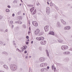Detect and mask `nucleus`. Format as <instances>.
Wrapping results in <instances>:
<instances>
[{
    "instance_id": "1",
    "label": "nucleus",
    "mask_w": 72,
    "mask_h": 72,
    "mask_svg": "<svg viewBox=\"0 0 72 72\" xmlns=\"http://www.w3.org/2000/svg\"><path fill=\"white\" fill-rule=\"evenodd\" d=\"M10 69L12 71H14L17 69V66L14 64H11L10 66Z\"/></svg>"
},
{
    "instance_id": "2",
    "label": "nucleus",
    "mask_w": 72,
    "mask_h": 72,
    "mask_svg": "<svg viewBox=\"0 0 72 72\" xmlns=\"http://www.w3.org/2000/svg\"><path fill=\"white\" fill-rule=\"evenodd\" d=\"M68 46L67 45H63L61 47V49L62 50H66L68 49Z\"/></svg>"
},
{
    "instance_id": "3",
    "label": "nucleus",
    "mask_w": 72,
    "mask_h": 72,
    "mask_svg": "<svg viewBox=\"0 0 72 72\" xmlns=\"http://www.w3.org/2000/svg\"><path fill=\"white\" fill-rule=\"evenodd\" d=\"M48 65V64L46 63H43L40 64V67H46Z\"/></svg>"
},
{
    "instance_id": "4",
    "label": "nucleus",
    "mask_w": 72,
    "mask_h": 72,
    "mask_svg": "<svg viewBox=\"0 0 72 72\" xmlns=\"http://www.w3.org/2000/svg\"><path fill=\"white\" fill-rule=\"evenodd\" d=\"M39 60L40 62H43L45 60V58L44 57H40L39 59Z\"/></svg>"
},
{
    "instance_id": "5",
    "label": "nucleus",
    "mask_w": 72,
    "mask_h": 72,
    "mask_svg": "<svg viewBox=\"0 0 72 72\" xmlns=\"http://www.w3.org/2000/svg\"><path fill=\"white\" fill-rule=\"evenodd\" d=\"M36 39L38 41H41V40H44V37H37L36 38Z\"/></svg>"
},
{
    "instance_id": "6",
    "label": "nucleus",
    "mask_w": 72,
    "mask_h": 72,
    "mask_svg": "<svg viewBox=\"0 0 72 72\" xmlns=\"http://www.w3.org/2000/svg\"><path fill=\"white\" fill-rule=\"evenodd\" d=\"M44 29L45 31V32H48L49 31V26H45L44 27Z\"/></svg>"
},
{
    "instance_id": "7",
    "label": "nucleus",
    "mask_w": 72,
    "mask_h": 72,
    "mask_svg": "<svg viewBox=\"0 0 72 72\" xmlns=\"http://www.w3.org/2000/svg\"><path fill=\"white\" fill-rule=\"evenodd\" d=\"M32 23L33 25V26H35V27H37V26H38V23L36 21H33L32 22Z\"/></svg>"
},
{
    "instance_id": "8",
    "label": "nucleus",
    "mask_w": 72,
    "mask_h": 72,
    "mask_svg": "<svg viewBox=\"0 0 72 72\" xmlns=\"http://www.w3.org/2000/svg\"><path fill=\"white\" fill-rule=\"evenodd\" d=\"M46 13L47 14H49L50 13V8L47 7L46 10Z\"/></svg>"
},
{
    "instance_id": "9",
    "label": "nucleus",
    "mask_w": 72,
    "mask_h": 72,
    "mask_svg": "<svg viewBox=\"0 0 72 72\" xmlns=\"http://www.w3.org/2000/svg\"><path fill=\"white\" fill-rule=\"evenodd\" d=\"M40 32V30L37 29L34 32V33L35 35H37Z\"/></svg>"
},
{
    "instance_id": "10",
    "label": "nucleus",
    "mask_w": 72,
    "mask_h": 72,
    "mask_svg": "<svg viewBox=\"0 0 72 72\" xmlns=\"http://www.w3.org/2000/svg\"><path fill=\"white\" fill-rule=\"evenodd\" d=\"M57 28H60L61 27V25L60 24V23L59 22H57Z\"/></svg>"
},
{
    "instance_id": "11",
    "label": "nucleus",
    "mask_w": 72,
    "mask_h": 72,
    "mask_svg": "<svg viewBox=\"0 0 72 72\" xmlns=\"http://www.w3.org/2000/svg\"><path fill=\"white\" fill-rule=\"evenodd\" d=\"M65 30H69L71 29V27L69 26H68L64 27V28Z\"/></svg>"
},
{
    "instance_id": "12",
    "label": "nucleus",
    "mask_w": 72,
    "mask_h": 72,
    "mask_svg": "<svg viewBox=\"0 0 72 72\" xmlns=\"http://www.w3.org/2000/svg\"><path fill=\"white\" fill-rule=\"evenodd\" d=\"M46 43V42L45 40H43L40 42V44L41 45H45Z\"/></svg>"
},
{
    "instance_id": "13",
    "label": "nucleus",
    "mask_w": 72,
    "mask_h": 72,
    "mask_svg": "<svg viewBox=\"0 0 72 72\" xmlns=\"http://www.w3.org/2000/svg\"><path fill=\"white\" fill-rule=\"evenodd\" d=\"M60 21L63 24H64V25H65V24H66V22L64 21V20L62 19H61Z\"/></svg>"
},
{
    "instance_id": "14",
    "label": "nucleus",
    "mask_w": 72,
    "mask_h": 72,
    "mask_svg": "<svg viewBox=\"0 0 72 72\" xmlns=\"http://www.w3.org/2000/svg\"><path fill=\"white\" fill-rule=\"evenodd\" d=\"M46 70H47V69H46V68H42L40 70V71L41 72H45V71Z\"/></svg>"
},
{
    "instance_id": "15",
    "label": "nucleus",
    "mask_w": 72,
    "mask_h": 72,
    "mask_svg": "<svg viewBox=\"0 0 72 72\" xmlns=\"http://www.w3.org/2000/svg\"><path fill=\"white\" fill-rule=\"evenodd\" d=\"M3 67L4 68H5L6 69H9V68H8V67L7 66L5 65H3Z\"/></svg>"
},
{
    "instance_id": "16",
    "label": "nucleus",
    "mask_w": 72,
    "mask_h": 72,
    "mask_svg": "<svg viewBox=\"0 0 72 72\" xmlns=\"http://www.w3.org/2000/svg\"><path fill=\"white\" fill-rule=\"evenodd\" d=\"M57 40L58 41V42H59V43H62L63 44V40L61 39H59Z\"/></svg>"
},
{
    "instance_id": "17",
    "label": "nucleus",
    "mask_w": 72,
    "mask_h": 72,
    "mask_svg": "<svg viewBox=\"0 0 72 72\" xmlns=\"http://www.w3.org/2000/svg\"><path fill=\"white\" fill-rule=\"evenodd\" d=\"M49 35H54V32H49Z\"/></svg>"
},
{
    "instance_id": "18",
    "label": "nucleus",
    "mask_w": 72,
    "mask_h": 72,
    "mask_svg": "<svg viewBox=\"0 0 72 72\" xmlns=\"http://www.w3.org/2000/svg\"><path fill=\"white\" fill-rule=\"evenodd\" d=\"M24 48H23V47L21 48V49L22 50V51H24V50L25 49H27V46H26L25 47H24Z\"/></svg>"
},
{
    "instance_id": "19",
    "label": "nucleus",
    "mask_w": 72,
    "mask_h": 72,
    "mask_svg": "<svg viewBox=\"0 0 72 72\" xmlns=\"http://www.w3.org/2000/svg\"><path fill=\"white\" fill-rule=\"evenodd\" d=\"M34 10V7H33L32 8H31L30 9V11L31 12V13H32V12H33V10Z\"/></svg>"
},
{
    "instance_id": "20",
    "label": "nucleus",
    "mask_w": 72,
    "mask_h": 72,
    "mask_svg": "<svg viewBox=\"0 0 72 72\" xmlns=\"http://www.w3.org/2000/svg\"><path fill=\"white\" fill-rule=\"evenodd\" d=\"M46 54L48 57H49V52H48V50H46Z\"/></svg>"
},
{
    "instance_id": "21",
    "label": "nucleus",
    "mask_w": 72,
    "mask_h": 72,
    "mask_svg": "<svg viewBox=\"0 0 72 72\" xmlns=\"http://www.w3.org/2000/svg\"><path fill=\"white\" fill-rule=\"evenodd\" d=\"M2 53L4 54H5V55H8V53L5 52V51H4V52H2Z\"/></svg>"
},
{
    "instance_id": "22",
    "label": "nucleus",
    "mask_w": 72,
    "mask_h": 72,
    "mask_svg": "<svg viewBox=\"0 0 72 72\" xmlns=\"http://www.w3.org/2000/svg\"><path fill=\"white\" fill-rule=\"evenodd\" d=\"M70 52L69 51H66V54H70Z\"/></svg>"
},
{
    "instance_id": "23",
    "label": "nucleus",
    "mask_w": 72,
    "mask_h": 72,
    "mask_svg": "<svg viewBox=\"0 0 72 72\" xmlns=\"http://www.w3.org/2000/svg\"><path fill=\"white\" fill-rule=\"evenodd\" d=\"M17 51H18L19 52H20V53H21L22 52V51L21 50H19L18 48H17L16 50Z\"/></svg>"
},
{
    "instance_id": "24",
    "label": "nucleus",
    "mask_w": 72,
    "mask_h": 72,
    "mask_svg": "<svg viewBox=\"0 0 72 72\" xmlns=\"http://www.w3.org/2000/svg\"><path fill=\"white\" fill-rule=\"evenodd\" d=\"M15 3H17V0H14L13 1V4H15Z\"/></svg>"
},
{
    "instance_id": "25",
    "label": "nucleus",
    "mask_w": 72,
    "mask_h": 72,
    "mask_svg": "<svg viewBox=\"0 0 72 72\" xmlns=\"http://www.w3.org/2000/svg\"><path fill=\"white\" fill-rule=\"evenodd\" d=\"M53 43H57L58 42L57 41V40H54L53 41Z\"/></svg>"
},
{
    "instance_id": "26",
    "label": "nucleus",
    "mask_w": 72,
    "mask_h": 72,
    "mask_svg": "<svg viewBox=\"0 0 72 72\" xmlns=\"http://www.w3.org/2000/svg\"><path fill=\"white\" fill-rule=\"evenodd\" d=\"M36 12V10H35L33 13V14H35Z\"/></svg>"
},
{
    "instance_id": "27",
    "label": "nucleus",
    "mask_w": 72,
    "mask_h": 72,
    "mask_svg": "<svg viewBox=\"0 0 72 72\" xmlns=\"http://www.w3.org/2000/svg\"><path fill=\"white\" fill-rule=\"evenodd\" d=\"M6 12H9V10L8 9H6Z\"/></svg>"
},
{
    "instance_id": "28",
    "label": "nucleus",
    "mask_w": 72,
    "mask_h": 72,
    "mask_svg": "<svg viewBox=\"0 0 72 72\" xmlns=\"http://www.w3.org/2000/svg\"><path fill=\"white\" fill-rule=\"evenodd\" d=\"M3 42L1 41H0V44H1V45H3Z\"/></svg>"
},
{
    "instance_id": "29",
    "label": "nucleus",
    "mask_w": 72,
    "mask_h": 72,
    "mask_svg": "<svg viewBox=\"0 0 72 72\" xmlns=\"http://www.w3.org/2000/svg\"><path fill=\"white\" fill-rule=\"evenodd\" d=\"M49 68H50V67H49V66H48L47 67V70H46V71H48V69H49Z\"/></svg>"
},
{
    "instance_id": "30",
    "label": "nucleus",
    "mask_w": 72,
    "mask_h": 72,
    "mask_svg": "<svg viewBox=\"0 0 72 72\" xmlns=\"http://www.w3.org/2000/svg\"><path fill=\"white\" fill-rule=\"evenodd\" d=\"M22 24V22L20 21H19L18 24Z\"/></svg>"
},
{
    "instance_id": "31",
    "label": "nucleus",
    "mask_w": 72,
    "mask_h": 72,
    "mask_svg": "<svg viewBox=\"0 0 72 72\" xmlns=\"http://www.w3.org/2000/svg\"><path fill=\"white\" fill-rule=\"evenodd\" d=\"M19 19L21 20L22 19V16H19Z\"/></svg>"
},
{
    "instance_id": "32",
    "label": "nucleus",
    "mask_w": 72,
    "mask_h": 72,
    "mask_svg": "<svg viewBox=\"0 0 72 72\" xmlns=\"http://www.w3.org/2000/svg\"><path fill=\"white\" fill-rule=\"evenodd\" d=\"M21 13V11H19L17 13V14H18V15H19V14H20Z\"/></svg>"
},
{
    "instance_id": "33",
    "label": "nucleus",
    "mask_w": 72,
    "mask_h": 72,
    "mask_svg": "<svg viewBox=\"0 0 72 72\" xmlns=\"http://www.w3.org/2000/svg\"><path fill=\"white\" fill-rule=\"evenodd\" d=\"M39 49L40 50H42V48L41 47H39Z\"/></svg>"
},
{
    "instance_id": "34",
    "label": "nucleus",
    "mask_w": 72,
    "mask_h": 72,
    "mask_svg": "<svg viewBox=\"0 0 72 72\" xmlns=\"http://www.w3.org/2000/svg\"><path fill=\"white\" fill-rule=\"evenodd\" d=\"M3 19V16L0 15V19Z\"/></svg>"
},
{
    "instance_id": "35",
    "label": "nucleus",
    "mask_w": 72,
    "mask_h": 72,
    "mask_svg": "<svg viewBox=\"0 0 72 72\" xmlns=\"http://www.w3.org/2000/svg\"><path fill=\"white\" fill-rule=\"evenodd\" d=\"M23 27L24 28H26V25H25L24 24H23Z\"/></svg>"
},
{
    "instance_id": "36",
    "label": "nucleus",
    "mask_w": 72,
    "mask_h": 72,
    "mask_svg": "<svg viewBox=\"0 0 72 72\" xmlns=\"http://www.w3.org/2000/svg\"><path fill=\"white\" fill-rule=\"evenodd\" d=\"M13 43L14 45H16V44L15 43V42L14 41H13Z\"/></svg>"
},
{
    "instance_id": "37",
    "label": "nucleus",
    "mask_w": 72,
    "mask_h": 72,
    "mask_svg": "<svg viewBox=\"0 0 72 72\" xmlns=\"http://www.w3.org/2000/svg\"><path fill=\"white\" fill-rule=\"evenodd\" d=\"M50 5L51 6H53V4L52 3H50Z\"/></svg>"
},
{
    "instance_id": "38",
    "label": "nucleus",
    "mask_w": 72,
    "mask_h": 72,
    "mask_svg": "<svg viewBox=\"0 0 72 72\" xmlns=\"http://www.w3.org/2000/svg\"><path fill=\"white\" fill-rule=\"evenodd\" d=\"M63 54L64 55H66V51L64 52L63 53Z\"/></svg>"
},
{
    "instance_id": "39",
    "label": "nucleus",
    "mask_w": 72,
    "mask_h": 72,
    "mask_svg": "<svg viewBox=\"0 0 72 72\" xmlns=\"http://www.w3.org/2000/svg\"><path fill=\"white\" fill-rule=\"evenodd\" d=\"M28 6H29V7H32V6H33L32 5H28Z\"/></svg>"
},
{
    "instance_id": "40",
    "label": "nucleus",
    "mask_w": 72,
    "mask_h": 72,
    "mask_svg": "<svg viewBox=\"0 0 72 72\" xmlns=\"http://www.w3.org/2000/svg\"><path fill=\"white\" fill-rule=\"evenodd\" d=\"M51 67L52 69L53 70V69H54V66H53V65H52Z\"/></svg>"
},
{
    "instance_id": "41",
    "label": "nucleus",
    "mask_w": 72,
    "mask_h": 72,
    "mask_svg": "<svg viewBox=\"0 0 72 72\" xmlns=\"http://www.w3.org/2000/svg\"><path fill=\"white\" fill-rule=\"evenodd\" d=\"M30 33H31V31H29L28 32V35H30Z\"/></svg>"
},
{
    "instance_id": "42",
    "label": "nucleus",
    "mask_w": 72,
    "mask_h": 72,
    "mask_svg": "<svg viewBox=\"0 0 72 72\" xmlns=\"http://www.w3.org/2000/svg\"><path fill=\"white\" fill-rule=\"evenodd\" d=\"M10 23L11 24H13V21H11Z\"/></svg>"
},
{
    "instance_id": "43",
    "label": "nucleus",
    "mask_w": 72,
    "mask_h": 72,
    "mask_svg": "<svg viewBox=\"0 0 72 72\" xmlns=\"http://www.w3.org/2000/svg\"><path fill=\"white\" fill-rule=\"evenodd\" d=\"M19 21H15V23H19Z\"/></svg>"
},
{
    "instance_id": "44",
    "label": "nucleus",
    "mask_w": 72,
    "mask_h": 72,
    "mask_svg": "<svg viewBox=\"0 0 72 72\" xmlns=\"http://www.w3.org/2000/svg\"><path fill=\"white\" fill-rule=\"evenodd\" d=\"M8 8H10V5H8L7 6Z\"/></svg>"
},
{
    "instance_id": "45",
    "label": "nucleus",
    "mask_w": 72,
    "mask_h": 72,
    "mask_svg": "<svg viewBox=\"0 0 72 72\" xmlns=\"http://www.w3.org/2000/svg\"><path fill=\"white\" fill-rule=\"evenodd\" d=\"M56 70V68H54V71L55 72V71Z\"/></svg>"
},
{
    "instance_id": "46",
    "label": "nucleus",
    "mask_w": 72,
    "mask_h": 72,
    "mask_svg": "<svg viewBox=\"0 0 72 72\" xmlns=\"http://www.w3.org/2000/svg\"><path fill=\"white\" fill-rule=\"evenodd\" d=\"M26 39H28V38H29V37H28V36H26Z\"/></svg>"
},
{
    "instance_id": "47",
    "label": "nucleus",
    "mask_w": 72,
    "mask_h": 72,
    "mask_svg": "<svg viewBox=\"0 0 72 72\" xmlns=\"http://www.w3.org/2000/svg\"><path fill=\"white\" fill-rule=\"evenodd\" d=\"M15 15L14 14H13L12 15V17H14Z\"/></svg>"
},
{
    "instance_id": "48",
    "label": "nucleus",
    "mask_w": 72,
    "mask_h": 72,
    "mask_svg": "<svg viewBox=\"0 0 72 72\" xmlns=\"http://www.w3.org/2000/svg\"><path fill=\"white\" fill-rule=\"evenodd\" d=\"M26 59H27L28 58V56H26L25 57Z\"/></svg>"
},
{
    "instance_id": "49",
    "label": "nucleus",
    "mask_w": 72,
    "mask_h": 72,
    "mask_svg": "<svg viewBox=\"0 0 72 72\" xmlns=\"http://www.w3.org/2000/svg\"><path fill=\"white\" fill-rule=\"evenodd\" d=\"M3 45L4 46H5V45H6V44H3Z\"/></svg>"
},
{
    "instance_id": "50",
    "label": "nucleus",
    "mask_w": 72,
    "mask_h": 72,
    "mask_svg": "<svg viewBox=\"0 0 72 72\" xmlns=\"http://www.w3.org/2000/svg\"><path fill=\"white\" fill-rule=\"evenodd\" d=\"M27 51H24V53H27Z\"/></svg>"
},
{
    "instance_id": "51",
    "label": "nucleus",
    "mask_w": 72,
    "mask_h": 72,
    "mask_svg": "<svg viewBox=\"0 0 72 72\" xmlns=\"http://www.w3.org/2000/svg\"><path fill=\"white\" fill-rule=\"evenodd\" d=\"M29 30L30 31H31V28L30 27H29Z\"/></svg>"
},
{
    "instance_id": "52",
    "label": "nucleus",
    "mask_w": 72,
    "mask_h": 72,
    "mask_svg": "<svg viewBox=\"0 0 72 72\" xmlns=\"http://www.w3.org/2000/svg\"><path fill=\"white\" fill-rule=\"evenodd\" d=\"M31 44H33V41H32L31 42Z\"/></svg>"
},
{
    "instance_id": "53",
    "label": "nucleus",
    "mask_w": 72,
    "mask_h": 72,
    "mask_svg": "<svg viewBox=\"0 0 72 72\" xmlns=\"http://www.w3.org/2000/svg\"><path fill=\"white\" fill-rule=\"evenodd\" d=\"M5 32H8V30L7 29H6L5 30Z\"/></svg>"
},
{
    "instance_id": "54",
    "label": "nucleus",
    "mask_w": 72,
    "mask_h": 72,
    "mask_svg": "<svg viewBox=\"0 0 72 72\" xmlns=\"http://www.w3.org/2000/svg\"><path fill=\"white\" fill-rule=\"evenodd\" d=\"M29 58H31V56H30L29 57Z\"/></svg>"
},
{
    "instance_id": "55",
    "label": "nucleus",
    "mask_w": 72,
    "mask_h": 72,
    "mask_svg": "<svg viewBox=\"0 0 72 72\" xmlns=\"http://www.w3.org/2000/svg\"><path fill=\"white\" fill-rule=\"evenodd\" d=\"M9 60H11V58H9Z\"/></svg>"
},
{
    "instance_id": "56",
    "label": "nucleus",
    "mask_w": 72,
    "mask_h": 72,
    "mask_svg": "<svg viewBox=\"0 0 72 72\" xmlns=\"http://www.w3.org/2000/svg\"><path fill=\"white\" fill-rule=\"evenodd\" d=\"M19 5H20L19 6H21L22 5V4H20Z\"/></svg>"
},
{
    "instance_id": "57",
    "label": "nucleus",
    "mask_w": 72,
    "mask_h": 72,
    "mask_svg": "<svg viewBox=\"0 0 72 72\" xmlns=\"http://www.w3.org/2000/svg\"><path fill=\"white\" fill-rule=\"evenodd\" d=\"M14 27V26H13V25H12V28H13Z\"/></svg>"
},
{
    "instance_id": "58",
    "label": "nucleus",
    "mask_w": 72,
    "mask_h": 72,
    "mask_svg": "<svg viewBox=\"0 0 72 72\" xmlns=\"http://www.w3.org/2000/svg\"><path fill=\"white\" fill-rule=\"evenodd\" d=\"M47 4H48L49 5V2H47Z\"/></svg>"
},
{
    "instance_id": "59",
    "label": "nucleus",
    "mask_w": 72,
    "mask_h": 72,
    "mask_svg": "<svg viewBox=\"0 0 72 72\" xmlns=\"http://www.w3.org/2000/svg\"><path fill=\"white\" fill-rule=\"evenodd\" d=\"M28 44V42H27L26 43V44Z\"/></svg>"
},
{
    "instance_id": "60",
    "label": "nucleus",
    "mask_w": 72,
    "mask_h": 72,
    "mask_svg": "<svg viewBox=\"0 0 72 72\" xmlns=\"http://www.w3.org/2000/svg\"><path fill=\"white\" fill-rule=\"evenodd\" d=\"M39 4H37V6H39Z\"/></svg>"
},
{
    "instance_id": "61",
    "label": "nucleus",
    "mask_w": 72,
    "mask_h": 72,
    "mask_svg": "<svg viewBox=\"0 0 72 72\" xmlns=\"http://www.w3.org/2000/svg\"><path fill=\"white\" fill-rule=\"evenodd\" d=\"M23 15H25V14H24V13H23Z\"/></svg>"
},
{
    "instance_id": "62",
    "label": "nucleus",
    "mask_w": 72,
    "mask_h": 72,
    "mask_svg": "<svg viewBox=\"0 0 72 72\" xmlns=\"http://www.w3.org/2000/svg\"><path fill=\"white\" fill-rule=\"evenodd\" d=\"M71 38H72V35L71 36Z\"/></svg>"
},
{
    "instance_id": "63",
    "label": "nucleus",
    "mask_w": 72,
    "mask_h": 72,
    "mask_svg": "<svg viewBox=\"0 0 72 72\" xmlns=\"http://www.w3.org/2000/svg\"><path fill=\"white\" fill-rule=\"evenodd\" d=\"M21 1H22V0H21Z\"/></svg>"
},
{
    "instance_id": "64",
    "label": "nucleus",
    "mask_w": 72,
    "mask_h": 72,
    "mask_svg": "<svg viewBox=\"0 0 72 72\" xmlns=\"http://www.w3.org/2000/svg\"><path fill=\"white\" fill-rule=\"evenodd\" d=\"M55 18H56V16H55Z\"/></svg>"
}]
</instances>
